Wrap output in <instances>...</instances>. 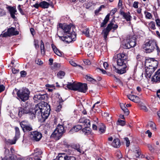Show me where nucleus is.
<instances>
[{"label": "nucleus", "instance_id": "f257e3e1", "mask_svg": "<svg viewBox=\"0 0 160 160\" xmlns=\"http://www.w3.org/2000/svg\"><path fill=\"white\" fill-rule=\"evenodd\" d=\"M127 58L126 55L123 53H119L114 57V60L117 62V65L120 67H122V68L119 70L117 69L115 66H113V68L117 73L122 74L125 73L128 69Z\"/></svg>", "mask_w": 160, "mask_h": 160}, {"label": "nucleus", "instance_id": "f03ea898", "mask_svg": "<svg viewBox=\"0 0 160 160\" xmlns=\"http://www.w3.org/2000/svg\"><path fill=\"white\" fill-rule=\"evenodd\" d=\"M34 110L36 116L41 117L43 120H45L49 114L50 106L47 103H44L43 105L42 103H39L36 105Z\"/></svg>", "mask_w": 160, "mask_h": 160}, {"label": "nucleus", "instance_id": "7ed1b4c3", "mask_svg": "<svg viewBox=\"0 0 160 160\" xmlns=\"http://www.w3.org/2000/svg\"><path fill=\"white\" fill-rule=\"evenodd\" d=\"M17 91V94L18 99L22 101L25 102L28 100L29 97L30 92L27 88H22L19 90L15 89Z\"/></svg>", "mask_w": 160, "mask_h": 160}, {"label": "nucleus", "instance_id": "20e7f679", "mask_svg": "<svg viewBox=\"0 0 160 160\" xmlns=\"http://www.w3.org/2000/svg\"><path fill=\"white\" fill-rule=\"evenodd\" d=\"M71 26L70 25H62L60 24L58 28L57 35L62 36L70 35L71 33Z\"/></svg>", "mask_w": 160, "mask_h": 160}, {"label": "nucleus", "instance_id": "39448f33", "mask_svg": "<svg viewBox=\"0 0 160 160\" xmlns=\"http://www.w3.org/2000/svg\"><path fill=\"white\" fill-rule=\"evenodd\" d=\"M157 45L156 42L152 40L146 42L143 46V48L146 53L152 52L155 48Z\"/></svg>", "mask_w": 160, "mask_h": 160}, {"label": "nucleus", "instance_id": "423d86ee", "mask_svg": "<svg viewBox=\"0 0 160 160\" xmlns=\"http://www.w3.org/2000/svg\"><path fill=\"white\" fill-rule=\"evenodd\" d=\"M64 132L65 130L63 126L58 125L52 134L51 136L56 139H59Z\"/></svg>", "mask_w": 160, "mask_h": 160}, {"label": "nucleus", "instance_id": "0eeeda50", "mask_svg": "<svg viewBox=\"0 0 160 160\" xmlns=\"http://www.w3.org/2000/svg\"><path fill=\"white\" fill-rule=\"evenodd\" d=\"M20 124L23 131L25 132L32 130V127L27 120H23L20 122Z\"/></svg>", "mask_w": 160, "mask_h": 160}, {"label": "nucleus", "instance_id": "6e6552de", "mask_svg": "<svg viewBox=\"0 0 160 160\" xmlns=\"http://www.w3.org/2000/svg\"><path fill=\"white\" fill-rule=\"evenodd\" d=\"M136 38L135 36L130 37L128 42L125 43L123 46V48L125 49H129L134 47L136 44Z\"/></svg>", "mask_w": 160, "mask_h": 160}, {"label": "nucleus", "instance_id": "1a4fd4ad", "mask_svg": "<svg viewBox=\"0 0 160 160\" xmlns=\"http://www.w3.org/2000/svg\"><path fill=\"white\" fill-rule=\"evenodd\" d=\"M30 133V137L31 139L34 142L39 141L42 137V134L38 131H34Z\"/></svg>", "mask_w": 160, "mask_h": 160}, {"label": "nucleus", "instance_id": "9d476101", "mask_svg": "<svg viewBox=\"0 0 160 160\" xmlns=\"http://www.w3.org/2000/svg\"><path fill=\"white\" fill-rule=\"evenodd\" d=\"M81 83H76L75 82L73 83L68 82L67 85V88L69 89L74 91H79V87Z\"/></svg>", "mask_w": 160, "mask_h": 160}, {"label": "nucleus", "instance_id": "9b49d317", "mask_svg": "<svg viewBox=\"0 0 160 160\" xmlns=\"http://www.w3.org/2000/svg\"><path fill=\"white\" fill-rule=\"evenodd\" d=\"M18 115L21 117L23 114H28L30 112V108L29 106L25 105L22 107L18 108Z\"/></svg>", "mask_w": 160, "mask_h": 160}, {"label": "nucleus", "instance_id": "f8f14e48", "mask_svg": "<svg viewBox=\"0 0 160 160\" xmlns=\"http://www.w3.org/2000/svg\"><path fill=\"white\" fill-rule=\"evenodd\" d=\"M145 73L144 74L145 77L147 78H150L155 69H154L153 68L150 67V65H149L148 67H145Z\"/></svg>", "mask_w": 160, "mask_h": 160}, {"label": "nucleus", "instance_id": "ddd939ff", "mask_svg": "<svg viewBox=\"0 0 160 160\" xmlns=\"http://www.w3.org/2000/svg\"><path fill=\"white\" fill-rule=\"evenodd\" d=\"M79 122L83 124L85 128L82 129V131L84 132L86 130V128L90 126V121L89 119L82 118L79 119Z\"/></svg>", "mask_w": 160, "mask_h": 160}, {"label": "nucleus", "instance_id": "4468645a", "mask_svg": "<svg viewBox=\"0 0 160 160\" xmlns=\"http://www.w3.org/2000/svg\"><path fill=\"white\" fill-rule=\"evenodd\" d=\"M34 153L32 156H33V158L35 160H41V155L42 153V151L39 148H36L34 150Z\"/></svg>", "mask_w": 160, "mask_h": 160}, {"label": "nucleus", "instance_id": "2eb2a0df", "mask_svg": "<svg viewBox=\"0 0 160 160\" xmlns=\"http://www.w3.org/2000/svg\"><path fill=\"white\" fill-rule=\"evenodd\" d=\"M112 24H108L107 27L102 31L101 34L103 35L104 39L105 40H106L107 39L109 32L111 30Z\"/></svg>", "mask_w": 160, "mask_h": 160}, {"label": "nucleus", "instance_id": "dca6fc26", "mask_svg": "<svg viewBox=\"0 0 160 160\" xmlns=\"http://www.w3.org/2000/svg\"><path fill=\"white\" fill-rule=\"evenodd\" d=\"M15 135L13 140H10V142L11 144H14L16 143V141L19 138L20 132L19 128L16 127L15 128Z\"/></svg>", "mask_w": 160, "mask_h": 160}, {"label": "nucleus", "instance_id": "f3484780", "mask_svg": "<svg viewBox=\"0 0 160 160\" xmlns=\"http://www.w3.org/2000/svg\"><path fill=\"white\" fill-rule=\"evenodd\" d=\"M149 62H150L151 64L150 65V67L153 68L155 69H156L158 65V61L155 59L154 58H150L147 60Z\"/></svg>", "mask_w": 160, "mask_h": 160}, {"label": "nucleus", "instance_id": "a211bd4d", "mask_svg": "<svg viewBox=\"0 0 160 160\" xmlns=\"http://www.w3.org/2000/svg\"><path fill=\"white\" fill-rule=\"evenodd\" d=\"M152 80L156 82H160V68L155 72L152 78Z\"/></svg>", "mask_w": 160, "mask_h": 160}, {"label": "nucleus", "instance_id": "6ab92c4d", "mask_svg": "<svg viewBox=\"0 0 160 160\" xmlns=\"http://www.w3.org/2000/svg\"><path fill=\"white\" fill-rule=\"evenodd\" d=\"M120 14L122 15L123 17L127 21H130L132 18V17L130 15V13L128 12V13H125L123 11L121 10Z\"/></svg>", "mask_w": 160, "mask_h": 160}, {"label": "nucleus", "instance_id": "aec40b11", "mask_svg": "<svg viewBox=\"0 0 160 160\" xmlns=\"http://www.w3.org/2000/svg\"><path fill=\"white\" fill-rule=\"evenodd\" d=\"M71 34L70 35H67L66 36H58L60 39H62L63 41H65L66 42H71L72 41V39L71 37Z\"/></svg>", "mask_w": 160, "mask_h": 160}, {"label": "nucleus", "instance_id": "412c9836", "mask_svg": "<svg viewBox=\"0 0 160 160\" xmlns=\"http://www.w3.org/2000/svg\"><path fill=\"white\" fill-rule=\"evenodd\" d=\"M7 8L8 9L10 14L11 17H12V18L13 19L15 18L16 17L15 16V14L17 12L16 8L14 7L8 6L7 7Z\"/></svg>", "mask_w": 160, "mask_h": 160}, {"label": "nucleus", "instance_id": "4be33fe9", "mask_svg": "<svg viewBox=\"0 0 160 160\" xmlns=\"http://www.w3.org/2000/svg\"><path fill=\"white\" fill-rule=\"evenodd\" d=\"M46 97V95L45 94H41L39 93L34 95L33 99L35 101H37L38 100L41 101L45 99Z\"/></svg>", "mask_w": 160, "mask_h": 160}, {"label": "nucleus", "instance_id": "5701e85b", "mask_svg": "<svg viewBox=\"0 0 160 160\" xmlns=\"http://www.w3.org/2000/svg\"><path fill=\"white\" fill-rule=\"evenodd\" d=\"M52 48L54 53L58 56L61 57L63 54L62 52L58 49L56 46L53 44H51Z\"/></svg>", "mask_w": 160, "mask_h": 160}, {"label": "nucleus", "instance_id": "b1692460", "mask_svg": "<svg viewBox=\"0 0 160 160\" xmlns=\"http://www.w3.org/2000/svg\"><path fill=\"white\" fill-rule=\"evenodd\" d=\"M15 28L13 27H11L8 29V32H9L10 36L16 35L19 34V32L15 30Z\"/></svg>", "mask_w": 160, "mask_h": 160}, {"label": "nucleus", "instance_id": "393cba45", "mask_svg": "<svg viewBox=\"0 0 160 160\" xmlns=\"http://www.w3.org/2000/svg\"><path fill=\"white\" fill-rule=\"evenodd\" d=\"M110 15L108 14L106 16L102 22L101 23L100 26L101 28H104L106 26V24L108 22L109 19Z\"/></svg>", "mask_w": 160, "mask_h": 160}, {"label": "nucleus", "instance_id": "a878e982", "mask_svg": "<svg viewBox=\"0 0 160 160\" xmlns=\"http://www.w3.org/2000/svg\"><path fill=\"white\" fill-rule=\"evenodd\" d=\"M87 89V86L86 84L80 83L79 88V92H85Z\"/></svg>", "mask_w": 160, "mask_h": 160}, {"label": "nucleus", "instance_id": "bb28decb", "mask_svg": "<svg viewBox=\"0 0 160 160\" xmlns=\"http://www.w3.org/2000/svg\"><path fill=\"white\" fill-rule=\"evenodd\" d=\"M71 147L80 153H84L83 151L80 149V145L78 144H72L71 145Z\"/></svg>", "mask_w": 160, "mask_h": 160}, {"label": "nucleus", "instance_id": "cd10ccee", "mask_svg": "<svg viewBox=\"0 0 160 160\" xmlns=\"http://www.w3.org/2000/svg\"><path fill=\"white\" fill-rule=\"evenodd\" d=\"M120 105L121 109L123 111L125 114L126 115H128L129 113V112L128 110L126 107L125 104L122 103H120Z\"/></svg>", "mask_w": 160, "mask_h": 160}, {"label": "nucleus", "instance_id": "c85d7f7f", "mask_svg": "<svg viewBox=\"0 0 160 160\" xmlns=\"http://www.w3.org/2000/svg\"><path fill=\"white\" fill-rule=\"evenodd\" d=\"M112 145L114 148H118L120 146V143L119 139L118 138L114 139Z\"/></svg>", "mask_w": 160, "mask_h": 160}, {"label": "nucleus", "instance_id": "c756f323", "mask_svg": "<svg viewBox=\"0 0 160 160\" xmlns=\"http://www.w3.org/2000/svg\"><path fill=\"white\" fill-rule=\"evenodd\" d=\"M82 128V125H77L72 128L70 132H77L81 129Z\"/></svg>", "mask_w": 160, "mask_h": 160}, {"label": "nucleus", "instance_id": "7c9ffc66", "mask_svg": "<svg viewBox=\"0 0 160 160\" xmlns=\"http://www.w3.org/2000/svg\"><path fill=\"white\" fill-rule=\"evenodd\" d=\"M50 4L44 1L41 2L40 3V7L43 8H48L50 6Z\"/></svg>", "mask_w": 160, "mask_h": 160}, {"label": "nucleus", "instance_id": "2f4dec72", "mask_svg": "<svg viewBox=\"0 0 160 160\" xmlns=\"http://www.w3.org/2000/svg\"><path fill=\"white\" fill-rule=\"evenodd\" d=\"M128 97L130 100L135 102H137V101L136 100L138 99V97L133 95H128Z\"/></svg>", "mask_w": 160, "mask_h": 160}, {"label": "nucleus", "instance_id": "473e14b6", "mask_svg": "<svg viewBox=\"0 0 160 160\" xmlns=\"http://www.w3.org/2000/svg\"><path fill=\"white\" fill-rule=\"evenodd\" d=\"M68 157L65 153L59 154L58 156V160H67Z\"/></svg>", "mask_w": 160, "mask_h": 160}, {"label": "nucleus", "instance_id": "72a5a7b5", "mask_svg": "<svg viewBox=\"0 0 160 160\" xmlns=\"http://www.w3.org/2000/svg\"><path fill=\"white\" fill-rule=\"evenodd\" d=\"M147 126L154 131H155L156 130V125L153 122H149L148 123Z\"/></svg>", "mask_w": 160, "mask_h": 160}, {"label": "nucleus", "instance_id": "f704fd0d", "mask_svg": "<svg viewBox=\"0 0 160 160\" xmlns=\"http://www.w3.org/2000/svg\"><path fill=\"white\" fill-rule=\"evenodd\" d=\"M106 129V127L102 123L100 125V127L99 128V132L102 134L105 132Z\"/></svg>", "mask_w": 160, "mask_h": 160}, {"label": "nucleus", "instance_id": "c9c22d12", "mask_svg": "<svg viewBox=\"0 0 160 160\" xmlns=\"http://www.w3.org/2000/svg\"><path fill=\"white\" fill-rule=\"evenodd\" d=\"M133 152L136 153L137 154L136 155V158H138L141 154V151L139 149V148L137 147L133 150Z\"/></svg>", "mask_w": 160, "mask_h": 160}, {"label": "nucleus", "instance_id": "e433bc0d", "mask_svg": "<svg viewBox=\"0 0 160 160\" xmlns=\"http://www.w3.org/2000/svg\"><path fill=\"white\" fill-rule=\"evenodd\" d=\"M41 45L40 46L41 53L42 54L44 55L45 54V48L44 44L42 40L41 41Z\"/></svg>", "mask_w": 160, "mask_h": 160}, {"label": "nucleus", "instance_id": "4c0bfd02", "mask_svg": "<svg viewBox=\"0 0 160 160\" xmlns=\"http://www.w3.org/2000/svg\"><path fill=\"white\" fill-rule=\"evenodd\" d=\"M82 32V33L85 34L86 37H90L89 30V28H85L84 29V30H83Z\"/></svg>", "mask_w": 160, "mask_h": 160}, {"label": "nucleus", "instance_id": "58836bf2", "mask_svg": "<svg viewBox=\"0 0 160 160\" xmlns=\"http://www.w3.org/2000/svg\"><path fill=\"white\" fill-rule=\"evenodd\" d=\"M86 79L90 82H92L93 83L97 82V80L92 78L89 75H87L86 76Z\"/></svg>", "mask_w": 160, "mask_h": 160}, {"label": "nucleus", "instance_id": "ea45409f", "mask_svg": "<svg viewBox=\"0 0 160 160\" xmlns=\"http://www.w3.org/2000/svg\"><path fill=\"white\" fill-rule=\"evenodd\" d=\"M148 27L152 30H155L156 28L155 22L153 21L150 22L148 24Z\"/></svg>", "mask_w": 160, "mask_h": 160}, {"label": "nucleus", "instance_id": "a19ab883", "mask_svg": "<svg viewBox=\"0 0 160 160\" xmlns=\"http://www.w3.org/2000/svg\"><path fill=\"white\" fill-rule=\"evenodd\" d=\"M5 158H7L9 156H10V155H11L12 154H11L10 153V152L9 150L8 149L5 148Z\"/></svg>", "mask_w": 160, "mask_h": 160}, {"label": "nucleus", "instance_id": "79ce46f5", "mask_svg": "<svg viewBox=\"0 0 160 160\" xmlns=\"http://www.w3.org/2000/svg\"><path fill=\"white\" fill-rule=\"evenodd\" d=\"M28 114L29 118L31 119H33L35 118L36 117V114L34 112H32L30 111V110L29 112V113H28Z\"/></svg>", "mask_w": 160, "mask_h": 160}, {"label": "nucleus", "instance_id": "37998d69", "mask_svg": "<svg viewBox=\"0 0 160 160\" xmlns=\"http://www.w3.org/2000/svg\"><path fill=\"white\" fill-rule=\"evenodd\" d=\"M65 75V73L63 71H59L57 74V76L60 78H62Z\"/></svg>", "mask_w": 160, "mask_h": 160}, {"label": "nucleus", "instance_id": "c03bdc74", "mask_svg": "<svg viewBox=\"0 0 160 160\" xmlns=\"http://www.w3.org/2000/svg\"><path fill=\"white\" fill-rule=\"evenodd\" d=\"M0 36L2 37H10V35H9V32H8V30L7 32H4L3 33L1 34Z\"/></svg>", "mask_w": 160, "mask_h": 160}, {"label": "nucleus", "instance_id": "a18cd8bd", "mask_svg": "<svg viewBox=\"0 0 160 160\" xmlns=\"http://www.w3.org/2000/svg\"><path fill=\"white\" fill-rule=\"evenodd\" d=\"M16 156L15 155L13 154H12L11 155L9 156L7 159L8 160H16Z\"/></svg>", "mask_w": 160, "mask_h": 160}, {"label": "nucleus", "instance_id": "49530a36", "mask_svg": "<svg viewBox=\"0 0 160 160\" xmlns=\"http://www.w3.org/2000/svg\"><path fill=\"white\" fill-rule=\"evenodd\" d=\"M117 124L123 126L125 124V122L124 121L118 119L117 122Z\"/></svg>", "mask_w": 160, "mask_h": 160}, {"label": "nucleus", "instance_id": "de8ad7c7", "mask_svg": "<svg viewBox=\"0 0 160 160\" xmlns=\"http://www.w3.org/2000/svg\"><path fill=\"white\" fill-rule=\"evenodd\" d=\"M116 155L117 158L118 159H120L122 158V155L120 151H118L116 153Z\"/></svg>", "mask_w": 160, "mask_h": 160}, {"label": "nucleus", "instance_id": "09e8293b", "mask_svg": "<svg viewBox=\"0 0 160 160\" xmlns=\"http://www.w3.org/2000/svg\"><path fill=\"white\" fill-rule=\"evenodd\" d=\"M34 45L35 48L37 49H38L39 47V45H38V40H34Z\"/></svg>", "mask_w": 160, "mask_h": 160}, {"label": "nucleus", "instance_id": "8fccbe9b", "mask_svg": "<svg viewBox=\"0 0 160 160\" xmlns=\"http://www.w3.org/2000/svg\"><path fill=\"white\" fill-rule=\"evenodd\" d=\"M152 16L151 13L149 12L146 13V17L147 18L150 19L152 18Z\"/></svg>", "mask_w": 160, "mask_h": 160}, {"label": "nucleus", "instance_id": "3c124183", "mask_svg": "<svg viewBox=\"0 0 160 160\" xmlns=\"http://www.w3.org/2000/svg\"><path fill=\"white\" fill-rule=\"evenodd\" d=\"M5 15H6V12L5 11L2 9H0V16H3Z\"/></svg>", "mask_w": 160, "mask_h": 160}, {"label": "nucleus", "instance_id": "603ef678", "mask_svg": "<svg viewBox=\"0 0 160 160\" xmlns=\"http://www.w3.org/2000/svg\"><path fill=\"white\" fill-rule=\"evenodd\" d=\"M104 6L103 5H102L101 6L99 7V8H98V9H97L95 11V12L96 13H98L100 11H101V10L102 8H104Z\"/></svg>", "mask_w": 160, "mask_h": 160}, {"label": "nucleus", "instance_id": "864d4df0", "mask_svg": "<svg viewBox=\"0 0 160 160\" xmlns=\"http://www.w3.org/2000/svg\"><path fill=\"white\" fill-rule=\"evenodd\" d=\"M109 24H112L111 29L113 28L114 30L118 28V26L117 24H114L113 23L111 22Z\"/></svg>", "mask_w": 160, "mask_h": 160}, {"label": "nucleus", "instance_id": "5fc2aeb1", "mask_svg": "<svg viewBox=\"0 0 160 160\" xmlns=\"http://www.w3.org/2000/svg\"><path fill=\"white\" fill-rule=\"evenodd\" d=\"M155 21L157 26L158 27H160V19L158 18H157L155 19Z\"/></svg>", "mask_w": 160, "mask_h": 160}, {"label": "nucleus", "instance_id": "6e6d98bb", "mask_svg": "<svg viewBox=\"0 0 160 160\" xmlns=\"http://www.w3.org/2000/svg\"><path fill=\"white\" fill-rule=\"evenodd\" d=\"M125 140L126 141V146L127 147H128L130 144L129 140L128 138H124Z\"/></svg>", "mask_w": 160, "mask_h": 160}, {"label": "nucleus", "instance_id": "4d7b16f0", "mask_svg": "<svg viewBox=\"0 0 160 160\" xmlns=\"http://www.w3.org/2000/svg\"><path fill=\"white\" fill-rule=\"evenodd\" d=\"M21 5H19L18 6V8L19 11L20 12V13L21 14L23 15L24 14V12H23V11H22V9L21 8Z\"/></svg>", "mask_w": 160, "mask_h": 160}, {"label": "nucleus", "instance_id": "13d9d810", "mask_svg": "<svg viewBox=\"0 0 160 160\" xmlns=\"http://www.w3.org/2000/svg\"><path fill=\"white\" fill-rule=\"evenodd\" d=\"M69 62L71 65L75 67L78 66L77 64L72 60H70Z\"/></svg>", "mask_w": 160, "mask_h": 160}, {"label": "nucleus", "instance_id": "bf43d9fd", "mask_svg": "<svg viewBox=\"0 0 160 160\" xmlns=\"http://www.w3.org/2000/svg\"><path fill=\"white\" fill-rule=\"evenodd\" d=\"M67 160H76V158L73 156H68Z\"/></svg>", "mask_w": 160, "mask_h": 160}, {"label": "nucleus", "instance_id": "052dcab7", "mask_svg": "<svg viewBox=\"0 0 160 160\" xmlns=\"http://www.w3.org/2000/svg\"><path fill=\"white\" fill-rule=\"evenodd\" d=\"M148 147L149 150L151 152H153L154 151V148L152 146V145L150 144H148Z\"/></svg>", "mask_w": 160, "mask_h": 160}, {"label": "nucleus", "instance_id": "680f3d73", "mask_svg": "<svg viewBox=\"0 0 160 160\" xmlns=\"http://www.w3.org/2000/svg\"><path fill=\"white\" fill-rule=\"evenodd\" d=\"M20 73L21 76L23 77H25L27 74L26 72L24 71H22Z\"/></svg>", "mask_w": 160, "mask_h": 160}, {"label": "nucleus", "instance_id": "e2e57ef3", "mask_svg": "<svg viewBox=\"0 0 160 160\" xmlns=\"http://www.w3.org/2000/svg\"><path fill=\"white\" fill-rule=\"evenodd\" d=\"M84 62L85 64L87 65H90L91 64V62L88 59L85 60V61H84Z\"/></svg>", "mask_w": 160, "mask_h": 160}, {"label": "nucleus", "instance_id": "0e129e2a", "mask_svg": "<svg viewBox=\"0 0 160 160\" xmlns=\"http://www.w3.org/2000/svg\"><path fill=\"white\" fill-rule=\"evenodd\" d=\"M138 3L137 2H134L133 4V6L134 8H138Z\"/></svg>", "mask_w": 160, "mask_h": 160}, {"label": "nucleus", "instance_id": "69168bd1", "mask_svg": "<svg viewBox=\"0 0 160 160\" xmlns=\"http://www.w3.org/2000/svg\"><path fill=\"white\" fill-rule=\"evenodd\" d=\"M103 116L105 117H108L110 118H111V116L108 112H104L103 114Z\"/></svg>", "mask_w": 160, "mask_h": 160}, {"label": "nucleus", "instance_id": "338daca9", "mask_svg": "<svg viewBox=\"0 0 160 160\" xmlns=\"http://www.w3.org/2000/svg\"><path fill=\"white\" fill-rule=\"evenodd\" d=\"M141 109L144 110L145 112H146L148 111L147 108V107L144 105H142L141 106Z\"/></svg>", "mask_w": 160, "mask_h": 160}, {"label": "nucleus", "instance_id": "774afa93", "mask_svg": "<svg viewBox=\"0 0 160 160\" xmlns=\"http://www.w3.org/2000/svg\"><path fill=\"white\" fill-rule=\"evenodd\" d=\"M36 62V63L39 65H42L43 63L42 61L40 59H38Z\"/></svg>", "mask_w": 160, "mask_h": 160}]
</instances>
